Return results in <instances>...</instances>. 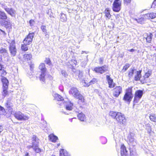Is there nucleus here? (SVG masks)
Here are the masks:
<instances>
[{"instance_id": "35", "label": "nucleus", "mask_w": 156, "mask_h": 156, "mask_svg": "<svg viewBox=\"0 0 156 156\" xmlns=\"http://www.w3.org/2000/svg\"><path fill=\"white\" fill-rule=\"evenodd\" d=\"M41 30L42 31L44 32V34H47V30L46 29V27L45 25H42L41 27Z\"/></svg>"}, {"instance_id": "13", "label": "nucleus", "mask_w": 156, "mask_h": 156, "mask_svg": "<svg viewBox=\"0 0 156 156\" xmlns=\"http://www.w3.org/2000/svg\"><path fill=\"white\" fill-rule=\"evenodd\" d=\"M78 99V103L80 105H84L85 104V100L84 97L81 94L78 95L76 98Z\"/></svg>"}, {"instance_id": "11", "label": "nucleus", "mask_w": 156, "mask_h": 156, "mask_svg": "<svg viewBox=\"0 0 156 156\" xmlns=\"http://www.w3.org/2000/svg\"><path fill=\"white\" fill-rule=\"evenodd\" d=\"M69 92L70 94L76 98L80 94L77 88L75 87L71 88Z\"/></svg>"}, {"instance_id": "43", "label": "nucleus", "mask_w": 156, "mask_h": 156, "mask_svg": "<svg viewBox=\"0 0 156 156\" xmlns=\"http://www.w3.org/2000/svg\"><path fill=\"white\" fill-rule=\"evenodd\" d=\"M134 70L132 69L130 70V71L129 72L128 75L129 77H131L132 76L133 74Z\"/></svg>"}, {"instance_id": "18", "label": "nucleus", "mask_w": 156, "mask_h": 156, "mask_svg": "<svg viewBox=\"0 0 156 156\" xmlns=\"http://www.w3.org/2000/svg\"><path fill=\"white\" fill-rule=\"evenodd\" d=\"M48 137L50 140L52 142H56L57 140H58V137L53 133L49 135Z\"/></svg>"}, {"instance_id": "19", "label": "nucleus", "mask_w": 156, "mask_h": 156, "mask_svg": "<svg viewBox=\"0 0 156 156\" xmlns=\"http://www.w3.org/2000/svg\"><path fill=\"white\" fill-rule=\"evenodd\" d=\"M145 34L146 37L145 38L146 39V42L148 43H151L153 37L152 34L150 33L149 34L146 33Z\"/></svg>"}, {"instance_id": "53", "label": "nucleus", "mask_w": 156, "mask_h": 156, "mask_svg": "<svg viewBox=\"0 0 156 156\" xmlns=\"http://www.w3.org/2000/svg\"><path fill=\"white\" fill-rule=\"evenodd\" d=\"M153 3L156 5V0H154V1Z\"/></svg>"}, {"instance_id": "7", "label": "nucleus", "mask_w": 156, "mask_h": 156, "mask_svg": "<svg viewBox=\"0 0 156 156\" xmlns=\"http://www.w3.org/2000/svg\"><path fill=\"white\" fill-rule=\"evenodd\" d=\"M34 35V32L29 33L23 40V43L28 45L30 44L32 42Z\"/></svg>"}, {"instance_id": "44", "label": "nucleus", "mask_w": 156, "mask_h": 156, "mask_svg": "<svg viewBox=\"0 0 156 156\" xmlns=\"http://www.w3.org/2000/svg\"><path fill=\"white\" fill-rule=\"evenodd\" d=\"M124 4L127 5L130 3L131 0H123Z\"/></svg>"}, {"instance_id": "17", "label": "nucleus", "mask_w": 156, "mask_h": 156, "mask_svg": "<svg viewBox=\"0 0 156 156\" xmlns=\"http://www.w3.org/2000/svg\"><path fill=\"white\" fill-rule=\"evenodd\" d=\"M2 95L4 97H5L6 96L9 95V91H8V90L9 89V87H2Z\"/></svg>"}, {"instance_id": "52", "label": "nucleus", "mask_w": 156, "mask_h": 156, "mask_svg": "<svg viewBox=\"0 0 156 156\" xmlns=\"http://www.w3.org/2000/svg\"><path fill=\"white\" fill-rule=\"evenodd\" d=\"M113 0H108V1L109 2L111 3H112Z\"/></svg>"}, {"instance_id": "28", "label": "nucleus", "mask_w": 156, "mask_h": 156, "mask_svg": "<svg viewBox=\"0 0 156 156\" xmlns=\"http://www.w3.org/2000/svg\"><path fill=\"white\" fill-rule=\"evenodd\" d=\"M54 99L58 101H63L64 100L63 98L58 94H55Z\"/></svg>"}, {"instance_id": "12", "label": "nucleus", "mask_w": 156, "mask_h": 156, "mask_svg": "<svg viewBox=\"0 0 156 156\" xmlns=\"http://www.w3.org/2000/svg\"><path fill=\"white\" fill-rule=\"evenodd\" d=\"M106 78L108 85V87L110 88L114 87L115 84L113 80L110 77V76L107 75Z\"/></svg>"}, {"instance_id": "57", "label": "nucleus", "mask_w": 156, "mask_h": 156, "mask_svg": "<svg viewBox=\"0 0 156 156\" xmlns=\"http://www.w3.org/2000/svg\"><path fill=\"white\" fill-rule=\"evenodd\" d=\"M135 80H136V77H135Z\"/></svg>"}, {"instance_id": "40", "label": "nucleus", "mask_w": 156, "mask_h": 156, "mask_svg": "<svg viewBox=\"0 0 156 156\" xmlns=\"http://www.w3.org/2000/svg\"><path fill=\"white\" fill-rule=\"evenodd\" d=\"M97 82V79L95 78H93L92 79V80H91V81H90L89 82V83H90V84H94Z\"/></svg>"}, {"instance_id": "48", "label": "nucleus", "mask_w": 156, "mask_h": 156, "mask_svg": "<svg viewBox=\"0 0 156 156\" xmlns=\"http://www.w3.org/2000/svg\"><path fill=\"white\" fill-rule=\"evenodd\" d=\"M3 68L2 65L0 63V70H2Z\"/></svg>"}, {"instance_id": "27", "label": "nucleus", "mask_w": 156, "mask_h": 156, "mask_svg": "<svg viewBox=\"0 0 156 156\" xmlns=\"http://www.w3.org/2000/svg\"><path fill=\"white\" fill-rule=\"evenodd\" d=\"M146 16L148 19H153L156 18V13L154 12L147 13Z\"/></svg>"}, {"instance_id": "8", "label": "nucleus", "mask_w": 156, "mask_h": 156, "mask_svg": "<svg viewBox=\"0 0 156 156\" xmlns=\"http://www.w3.org/2000/svg\"><path fill=\"white\" fill-rule=\"evenodd\" d=\"M113 96L118 98L122 92V89L120 86H116L114 87L112 90Z\"/></svg>"}, {"instance_id": "26", "label": "nucleus", "mask_w": 156, "mask_h": 156, "mask_svg": "<svg viewBox=\"0 0 156 156\" xmlns=\"http://www.w3.org/2000/svg\"><path fill=\"white\" fill-rule=\"evenodd\" d=\"M77 117L79 120L81 121H84L86 119L85 115L82 113H79L77 115Z\"/></svg>"}, {"instance_id": "25", "label": "nucleus", "mask_w": 156, "mask_h": 156, "mask_svg": "<svg viewBox=\"0 0 156 156\" xmlns=\"http://www.w3.org/2000/svg\"><path fill=\"white\" fill-rule=\"evenodd\" d=\"M39 69L41 72H46L47 69L44 63H41L40 64L39 66Z\"/></svg>"}, {"instance_id": "21", "label": "nucleus", "mask_w": 156, "mask_h": 156, "mask_svg": "<svg viewBox=\"0 0 156 156\" xmlns=\"http://www.w3.org/2000/svg\"><path fill=\"white\" fill-rule=\"evenodd\" d=\"M32 58V55L31 53H27L23 55V58L24 60L27 61L30 60Z\"/></svg>"}, {"instance_id": "15", "label": "nucleus", "mask_w": 156, "mask_h": 156, "mask_svg": "<svg viewBox=\"0 0 156 156\" xmlns=\"http://www.w3.org/2000/svg\"><path fill=\"white\" fill-rule=\"evenodd\" d=\"M120 153L121 156H126L127 152L126 147L124 144H122L120 147Z\"/></svg>"}, {"instance_id": "30", "label": "nucleus", "mask_w": 156, "mask_h": 156, "mask_svg": "<svg viewBox=\"0 0 156 156\" xmlns=\"http://www.w3.org/2000/svg\"><path fill=\"white\" fill-rule=\"evenodd\" d=\"M46 72H41L40 75L39 79L41 81L43 82H45V76H46Z\"/></svg>"}, {"instance_id": "14", "label": "nucleus", "mask_w": 156, "mask_h": 156, "mask_svg": "<svg viewBox=\"0 0 156 156\" xmlns=\"http://www.w3.org/2000/svg\"><path fill=\"white\" fill-rule=\"evenodd\" d=\"M5 11L12 16H15L16 15L15 11L12 8H6L4 9Z\"/></svg>"}, {"instance_id": "41", "label": "nucleus", "mask_w": 156, "mask_h": 156, "mask_svg": "<svg viewBox=\"0 0 156 156\" xmlns=\"http://www.w3.org/2000/svg\"><path fill=\"white\" fill-rule=\"evenodd\" d=\"M6 74H7V73L6 72V71L5 70H2V71L1 73L0 76L2 78H3V77H4V76L6 75Z\"/></svg>"}, {"instance_id": "42", "label": "nucleus", "mask_w": 156, "mask_h": 156, "mask_svg": "<svg viewBox=\"0 0 156 156\" xmlns=\"http://www.w3.org/2000/svg\"><path fill=\"white\" fill-rule=\"evenodd\" d=\"M35 23V21L34 20L31 19L29 21L30 25V26H34Z\"/></svg>"}, {"instance_id": "60", "label": "nucleus", "mask_w": 156, "mask_h": 156, "mask_svg": "<svg viewBox=\"0 0 156 156\" xmlns=\"http://www.w3.org/2000/svg\"><path fill=\"white\" fill-rule=\"evenodd\" d=\"M155 32H156V31H155Z\"/></svg>"}, {"instance_id": "33", "label": "nucleus", "mask_w": 156, "mask_h": 156, "mask_svg": "<svg viewBox=\"0 0 156 156\" xmlns=\"http://www.w3.org/2000/svg\"><path fill=\"white\" fill-rule=\"evenodd\" d=\"M81 82L82 85L84 87H88L90 85V83L85 80H82Z\"/></svg>"}, {"instance_id": "36", "label": "nucleus", "mask_w": 156, "mask_h": 156, "mask_svg": "<svg viewBox=\"0 0 156 156\" xmlns=\"http://www.w3.org/2000/svg\"><path fill=\"white\" fill-rule=\"evenodd\" d=\"M32 141L34 142L36 141L37 143V144H39V139L35 135L33 136L32 137Z\"/></svg>"}, {"instance_id": "2", "label": "nucleus", "mask_w": 156, "mask_h": 156, "mask_svg": "<svg viewBox=\"0 0 156 156\" xmlns=\"http://www.w3.org/2000/svg\"><path fill=\"white\" fill-rule=\"evenodd\" d=\"M141 72L142 70L137 71V80H140L141 83L143 84L147 83V78L151 75V72L148 71L145 73L143 76H142L141 75Z\"/></svg>"}, {"instance_id": "22", "label": "nucleus", "mask_w": 156, "mask_h": 156, "mask_svg": "<svg viewBox=\"0 0 156 156\" xmlns=\"http://www.w3.org/2000/svg\"><path fill=\"white\" fill-rule=\"evenodd\" d=\"M1 81L2 83V87H9V82L6 78L3 77L2 78Z\"/></svg>"}, {"instance_id": "24", "label": "nucleus", "mask_w": 156, "mask_h": 156, "mask_svg": "<svg viewBox=\"0 0 156 156\" xmlns=\"http://www.w3.org/2000/svg\"><path fill=\"white\" fill-rule=\"evenodd\" d=\"M7 18L6 13L4 11H0V20H7Z\"/></svg>"}, {"instance_id": "20", "label": "nucleus", "mask_w": 156, "mask_h": 156, "mask_svg": "<svg viewBox=\"0 0 156 156\" xmlns=\"http://www.w3.org/2000/svg\"><path fill=\"white\" fill-rule=\"evenodd\" d=\"M110 9L108 8L105 9L104 12V13L105 14V17L108 19H110L112 16L110 13Z\"/></svg>"}, {"instance_id": "47", "label": "nucleus", "mask_w": 156, "mask_h": 156, "mask_svg": "<svg viewBox=\"0 0 156 156\" xmlns=\"http://www.w3.org/2000/svg\"><path fill=\"white\" fill-rule=\"evenodd\" d=\"M30 70H32L33 69V68L34 67V65L33 64H31L30 65Z\"/></svg>"}, {"instance_id": "38", "label": "nucleus", "mask_w": 156, "mask_h": 156, "mask_svg": "<svg viewBox=\"0 0 156 156\" xmlns=\"http://www.w3.org/2000/svg\"><path fill=\"white\" fill-rule=\"evenodd\" d=\"M72 106L73 105L71 103L67 105L66 106V109L69 111L71 110L72 109Z\"/></svg>"}, {"instance_id": "46", "label": "nucleus", "mask_w": 156, "mask_h": 156, "mask_svg": "<svg viewBox=\"0 0 156 156\" xmlns=\"http://www.w3.org/2000/svg\"><path fill=\"white\" fill-rule=\"evenodd\" d=\"M5 22L7 23H6L5 24V26H7L8 25H9L10 24V23L9 21V22L8 21H6Z\"/></svg>"}, {"instance_id": "16", "label": "nucleus", "mask_w": 156, "mask_h": 156, "mask_svg": "<svg viewBox=\"0 0 156 156\" xmlns=\"http://www.w3.org/2000/svg\"><path fill=\"white\" fill-rule=\"evenodd\" d=\"M5 106L8 111L12 110L13 104L10 101H7L5 104Z\"/></svg>"}, {"instance_id": "9", "label": "nucleus", "mask_w": 156, "mask_h": 156, "mask_svg": "<svg viewBox=\"0 0 156 156\" xmlns=\"http://www.w3.org/2000/svg\"><path fill=\"white\" fill-rule=\"evenodd\" d=\"M15 44L14 41H12L11 43L10 44L9 47V50L10 53L13 56H14L16 55L17 52Z\"/></svg>"}, {"instance_id": "23", "label": "nucleus", "mask_w": 156, "mask_h": 156, "mask_svg": "<svg viewBox=\"0 0 156 156\" xmlns=\"http://www.w3.org/2000/svg\"><path fill=\"white\" fill-rule=\"evenodd\" d=\"M59 152V156H70L69 153L64 149H61Z\"/></svg>"}, {"instance_id": "39", "label": "nucleus", "mask_w": 156, "mask_h": 156, "mask_svg": "<svg viewBox=\"0 0 156 156\" xmlns=\"http://www.w3.org/2000/svg\"><path fill=\"white\" fill-rule=\"evenodd\" d=\"M44 62L46 64H48L49 65H50L51 64V61L50 59L49 58H46Z\"/></svg>"}, {"instance_id": "4", "label": "nucleus", "mask_w": 156, "mask_h": 156, "mask_svg": "<svg viewBox=\"0 0 156 156\" xmlns=\"http://www.w3.org/2000/svg\"><path fill=\"white\" fill-rule=\"evenodd\" d=\"M14 117L17 120L20 121H26L29 119V116L25 115L20 111L16 112L14 114Z\"/></svg>"}, {"instance_id": "37", "label": "nucleus", "mask_w": 156, "mask_h": 156, "mask_svg": "<svg viewBox=\"0 0 156 156\" xmlns=\"http://www.w3.org/2000/svg\"><path fill=\"white\" fill-rule=\"evenodd\" d=\"M7 53V50L5 48H1L0 49V53L1 54H4Z\"/></svg>"}, {"instance_id": "10", "label": "nucleus", "mask_w": 156, "mask_h": 156, "mask_svg": "<svg viewBox=\"0 0 156 156\" xmlns=\"http://www.w3.org/2000/svg\"><path fill=\"white\" fill-rule=\"evenodd\" d=\"M30 147H32L36 153L40 154L43 151V150L39 147V144H36L34 142L32 143L31 146Z\"/></svg>"}, {"instance_id": "59", "label": "nucleus", "mask_w": 156, "mask_h": 156, "mask_svg": "<svg viewBox=\"0 0 156 156\" xmlns=\"http://www.w3.org/2000/svg\"><path fill=\"white\" fill-rule=\"evenodd\" d=\"M142 20L143 21H144V20L143 19H142Z\"/></svg>"}, {"instance_id": "6", "label": "nucleus", "mask_w": 156, "mask_h": 156, "mask_svg": "<svg viewBox=\"0 0 156 156\" xmlns=\"http://www.w3.org/2000/svg\"><path fill=\"white\" fill-rule=\"evenodd\" d=\"M93 71L96 73L102 74L108 71V66L104 65L102 66L96 67L94 68Z\"/></svg>"}, {"instance_id": "49", "label": "nucleus", "mask_w": 156, "mask_h": 156, "mask_svg": "<svg viewBox=\"0 0 156 156\" xmlns=\"http://www.w3.org/2000/svg\"><path fill=\"white\" fill-rule=\"evenodd\" d=\"M136 97V91L135 93V96L134 99V102L135 101Z\"/></svg>"}, {"instance_id": "5", "label": "nucleus", "mask_w": 156, "mask_h": 156, "mask_svg": "<svg viewBox=\"0 0 156 156\" xmlns=\"http://www.w3.org/2000/svg\"><path fill=\"white\" fill-rule=\"evenodd\" d=\"M122 1L120 0H114L112 7L113 11L115 12H119L121 9Z\"/></svg>"}, {"instance_id": "54", "label": "nucleus", "mask_w": 156, "mask_h": 156, "mask_svg": "<svg viewBox=\"0 0 156 156\" xmlns=\"http://www.w3.org/2000/svg\"><path fill=\"white\" fill-rule=\"evenodd\" d=\"M134 51V50L133 49H131L129 50V51L130 52H133Z\"/></svg>"}, {"instance_id": "34", "label": "nucleus", "mask_w": 156, "mask_h": 156, "mask_svg": "<svg viewBox=\"0 0 156 156\" xmlns=\"http://www.w3.org/2000/svg\"><path fill=\"white\" fill-rule=\"evenodd\" d=\"M143 92L142 90H137V98H140L143 94Z\"/></svg>"}, {"instance_id": "45", "label": "nucleus", "mask_w": 156, "mask_h": 156, "mask_svg": "<svg viewBox=\"0 0 156 156\" xmlns=\"http://www.w3.org/2000/svg\"><path fill=\"white\" fill-rule=\"evenodd\" d=\"M104 62V59L103 58H100L99 59V63L100 65L102 64Z\"/></svg>"}, {"instance_id": "58", "label": "nucleus", "mask_w": 156, "mask_h": 156, "mask_svg": "<svg viewBox=\"0 0 156 156\" xmlns=\"http://www.w3.org/2000/svg\"><path fill=\"white\" fill-rule=\"evenodd\" d=\"M51 156H56L55 155H52Z\"/></svg>"}, {"instance_id": "56", "label": "nucleus", "mask_w": 156, "mask_h": 156, "mask_svg": "<svg viewBox=\"0 0 156 156\" xmlns=\"http://www.w3.org/2000/svg\"><path fill=\"white\" fill-rule=\"evenodd\" d=\"M60 143H59V144H57V146H60Z\"/></svg>"}, {"instance_id": "61", "label": "nucleus", "mask_w": 156, "mask_h": 156, "mask_svg": "<svg viewBox=\"0 0 156 156\" xmlns=\"http://www.w3.org/2000/svg\"><path fill=\"white\" fill-rule=\"evenodd\" d=\"M118 16H119V14L117 15Z\"/></svg>"}, {"instance_id": "29", "label": "nucleus", "mask_w": 156, "mask_h": 156, "mask_svg": "<svg viewBox=\"0 0 156 156\" xmlns=\"http://www.w3.org/2000/svg\"><path fill=\"white\" fill-rule=\"evenodd\" d=\"M149 118L151 121L156 122V114L154 113H151L150 114Z\"/></svg>"}, {"instance_id": "55", "label": "nucleus", "mask_w": 156, "mask_h": 156, "mask_svg": "<svg viewBox=\"0 0 156 156\" xmlns=\"http://www.w3.org/2000/svg\"><path fill=\"white\" fill-rule=\"evenodd\" d=\"M30 146H28V148L29 149L31 148L32 147H30Z\"/></svg>"}, {"instance_id": "3", "label": "nucleus", "mask_w": 156, "mask_h": 156, "mask_svg": "<svg viewBox=\"0 0 156 156\" xmlns=\"http://www.w3.org/2000/svg\"><path fill=\"white\" fill-rule=\"evenodd\" d=\"M133 98L132 94V87H129L126 90V92L123 98V100L129 103Z\"/></svg>"}, {"instance_id": "51", "label": "nucleus", "mask_w": 156, "mask_h": 156, "mask_svg": "<svg viewBox=\"0 0 156 156\" xmlns=\"http://www.w3.org/2000/svg\"><path fill=\"white\" fill-rule=\"evenodd\" d=\"M0 31L2 32L4 34H5V32L4 31L1 30V29H0Z\"/></svg>"}, {"instance_id": "31", "label": "nucleus", "mask_w": 156, "mask_h": 156, "mask_svg": "<svg viewBox=\"0 0 156 156\" xmlns=\"http://www.w3.org/2000/svg\"><path fill=\"white\" fill-rule=\"evenodd\" d=\"M27 45H28L24 43L23 44H22L21 45V50L24 51H27L28 49V47L27 46Z\"/></svg>"}, {"instance_id": "50", "label": "nucleus", "mask_w": 156, "mask_h": 156, "mask_svg": "<svg viewBox=\"0 0 156 156\" xmlns=\"http://www.w3.org/2000/svg\"><path fill=\"white\" fill-rule=\"evenodd\" d=\"M29 154L28 152H26L25 155V156H29Z\"/></svg>"}, {"instance_id": "32", "label": "nucleus", "mask_w": 156, "mask_h": 156, "mask_svg": "<svg viewBox=\"0 0 156 156\" xmlns=\"http://www.w3.org/2000/svg\"><path fill=\"white\" fill-rule=\"evenodd\" d=\"M130 65L128 64H126L123 67L121 71L122 72H124L126 71L127 69L129 67Z\"/></svg>"}, {"instance_id": "1", "label": "nucleus", "mask_w": 156, "mask_h": 156, "mask_svg": "<svg viewBox=\"0 0 156 156\" xmlns=\"http://www.w3.org/2000/svg\"><path fill=\"white\" fill-rule=\"evenodd\" d=\"M109 115L113 119H115L119 124L124 125L126 122V119L125 115L120 112L110 111Z\"/></svg>"}]
</instances>
